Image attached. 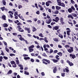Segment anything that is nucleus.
Here are the masks:
<instances>
[{"mask_svg": "<svg viewBox=\"0 0 78 78\" xmlns=\"http://www.w3.org/2000/svg\"><path fill=\"white\" fill-rule=\"evenodd\" d=\"M18 12L16 11V12H15L14 13V16H18Z\"/></svg>", "mask_w": 78, "mask_h": 78, "instance_id": "obj_38", "label": "nucleus"}, {"mask_svg": "<svg viewBox=\"0 0 78 78\" xmlns=\"http://www.w3.org/2000/svg\"><path fill=\"white\" fill-rule=\"evenodd\" d=\"M30 61L32 62H34V60L33 58H31L30 59Z\"/></svg>", "mask_w": 78, "mask_h": 78, "instance_id": "obj_52", "label": "nucleus"}, {"mask_svg": "<svg viewBox=\"0 0 78 78\" xmlns=\"http://www.w3.org/2000/svg\"><path fill=\"white\" fill-rule=\"evenodd\" d=\"M53 52V50L52 49H50V51L49 52V53H52Z\"/></svg>", "mask_w": 78, "mask_h": 78, "instance_id": "obj_47", "label": "nucleus"}, {"mask_svg": "<svg viewBox=\"0 0 78 78\" xmlns=\"http://www.w3.org/2000/svg\"><path fill=\"white\" fill-rule=\"evenodd\" d=\"M18 6L19 9H20V8H22V6L20 5H18Z\"/></svg>", "mask_w": 78, "mask_h": 78, "instance_id": "obj_55", "label": "nucleus"}, {"mask_svg": "<svg viewBox=\"0 0 78 78\" xmlns=\"http://www.w3.org/2000/svg\"><path fill=\"white\" fill-rule=\"evenodd\" d=\"M32 28L33 29V30H32V31H33V32H34V31H36L37 30V29H36L35 27L34 26L32 27Z\"/></svg>", "mask_w": 78, "mask_h": 78, "instance_id": "obj_14", "label": "nucleus"}, {"mask_svg": "<svg viewBox=\"0 0 78 78\" xmlns=\"http://www.w3.org/2000/svg\"><path fill=\"white\" fill-rule=\"evenodd\" d=\"M17 28H18L19 31L20 32L22 33L23 32V31H24V30H23V29H22V30H22V28L20 27V26H17Z\"/></svg>", "mask_w": 78, "mask_h": 78, "instance_id": "obj_4", "label": "nucleus"}, {"mask_svg": "<svg viewBox=\"0 0 78 78\" xmlns=\"http://www.w3.org/2000/svg\"><path fill=\"white\" fill-rule=\"evenodd\" d=\"M59 57V56L58 55H56L55 56V58L57 59V60H59L60 59L59 58H58Z\"/></svg>", "mask_w": 78, "mask_h": 78, "instance_id": "obj_26", "label": "nucleus"}, {"mask_svg": "<svg viewBox=\"0 0 78 78\" xmlns=\"http://www.w3.org/2000/svg\"><path fill=\"white\" fill-rule=\"evenodd\" d=\"M59 27L58 26H55L53 27L52 29L53 30H58L59 29Z\"/></svg>", "mask_w": 78, "mask_h": 78, "instance_id": "obj_6", "label": "nucleus"}, {"mask_svg": "<svg viewBox=\"0 0 78 78\" xmlns=\"http://www.w3.org/2000/svg\"><path fill=\"white\" fill-rule=\"evenodd\" d=\"M48 27L49 28H51L52 27L50 25H48Z\"/></svg>", "mask_w": 78, "mask_h": 78, "instance_id": "obj_61", "label": "nucleus"}, {"mask_svg": "<svg viewBox=\"0 0 78 78\" xmlns=\"http://www.w3.org/2000/svg\"><path fill=\"white\" fill-rule=\"evenodd\" d=\"M9 56H15V54H12L11 53L10 54H9Z\"/></svg>", "mask_w": 78, "mask_h": 78, "instance_id": "obj_49", "label": "nucleus"}, {"mask_svg": "<svg viewBox=\"0 0 78 78\" xmlns=\"http://www.w3.org/2000/svg\"><path fill=\"white\" fill-rule=\"evenodd\" d=\"M55 19L56 21V22L57 23L58 22V21L59 20V18L58 17H56Z\"/></svg>", "mask_w": 78, "mask_h": 78, "instance_id": "obj_17", "label": "nucleus"}, {"mask_svg": "<svg viewBox=\"0 0 78 78\" xmlns=\"http://www.w3.org/2000/svg\"><path fill=\"white\" fill-rule=\"evenodd\" d=\"M9 22H10V23H11V22L12 23V22H13L12 21V20H10V19H9Z\"/></svg>", "mask_w": 78, "mask_h": 78, "instance_id": "obj_62", "label": "nucleus"}, {"mask_svg": "<svg viewBox=\"0 0 78 78\" xmlns=\"http://www.w3.org/2000/svg\"><path fill=\"white\" fill-rule=\"evenodd\" d=\"M5 7H1L0 9H1L2 11H3L4 10H5Z\"/></svg>", "mask_w": 78, "mask_h": 78, "instance_id": "obj_34", "label": "nucleus"}, {"mask_svg": "<svg viewBox=\"0 0 78 78\" xmlns=\"http://www.w3.org/2000/svg\"><path fill=\"white\" fill-rule=\"evenodd\" d=\"M3 59V56H0V61L2 62V60Z\"/></svg>", "mask_w": 78, "mask_h": 78, "instance_id": "obj_43", "label": "nucleus"}, {"mask_svg": "<svg viewBox=\"0 0 78 78\" xmlns=\"http://www.w3.org/2000/svg\"><path fill=\"white\" fill-rule=\"evenodd\" d=\"M34 47V45H32L29 47V48H33Z\"/></svg>", "mask_w": 78, "mask_h": 78, "instance_id": "obj_32", "label": "nucleus"}, {"mask_svg": "<svg viewBox=\"0 0 78 78\" xmlns=\"http://www.w3.org/2000/svg\"><path fill=\"white\" fill-rule=\"evenodd\" d=\"M65 70H66V72H67V73H69V70L68 69L66 68Z\"/></svg>", "mask_w": 78, "mask_h": 78, "instance_id": "obj_48", "label": "nucleus"}, {"mask_svg": "<svg viewBox=\"0 0 78 78\" xmlns=\"http://www.w3.org/2000/svg\"><path fill=\"white\" fill-rule=\"evenodd\" d=\"M71 31V30H67V34L68 36L70 35V32Z\"/></svg>", "mask_w": 78, "mask_h": 78, "instance_id": "obj_20", "label": "nucleus"}, {"mask_svg": "<svg viewBox=\"0 0 78 78\" xmlns=\"http://www.w3.org/2000/svg\"><path fill=\"white\" fill-rule=\"evenodd\" d=\"M75 49H76V51H78V48L76 47V46H75Z\"/></svg>", "mask_w": 78, "mask_h": 78, "instance_id": "obj_64", "label": "nucleus"}, {"mask_svg": "<svg viewBox=\"0 0 78 78\" xmlns=\"http://www.w3.org/2000/svg\"><path fill=\"white\" fill-rule=\"evenodd\" d=\"M65 75H66V73H61V76H62L63 77L65 76Z\"/></svg>", "mask_w": 78, "mask_h": 78, "instance_id": "obj_37", "label": "nucleus"}, {"mask_svg": "<svg viewBox=\"0 0 78 78\" xmlns=\"http://www.w3.org/2000/svg\"><path fill=\"white\" fill-rule=\"evenodd\" d=\"M51 21H52V20H51V19H49L48 21H46V23L48 24H50V23L51 22Z\"/></svg>", "mask_w": 78, "mask_h": 78, "instance_id": "obj_10", "label": "nucleus"}, {"mask_svg": "<svg viewBox=\"0 0 78 78\" xmlns=\"http://www.w3.org/2000/svg\"><path fill=\"white\" fill-rule=\"evenodd\" d=\"M58 6H62V7H65V6H66L65 4H64V3H61V2L59 4H58Z\"/></svg>", "mask_w": 78, "mask_h": 78, "instance_id": "obj_7", "label": "nucleus"}, {"mask_svg": "<svg viewBox=\"0 0 78 78\" xmlns=\"http://www.w3.org/2000/svg\"><path fill=\"white\" fill-rule=\"evenodd\" d=\"M37 23H38V24L39 25L40 23H41V20H38V21H37Z\"/></svg>", "mask_w": 78, "mask_h": 78, "instance_id": "obj_50", "label": "nucleus"}, {"mask_svg": "<svg viewBox=\"0 0 78 78\" xmlns=\"http://www.w3.org/2000/svg\"><path fill=\"white\" fill-rule=\"evenodd\" d=\"M5 51H7V53L9 52V50L8 48H5Z\"/></svg>", "mask_w": 78, "mask_h": 78, "instance_id": "obj_46", "label": "nucleus"}, {"mask_svg": "<svg viewBox=\"0 0 78 78\" xmlns=\"http://www.w3.org/2000/svg\"><path fill=\"white\" fill-rule=\"evenodd\" d=\"M72 16H73V17H77V15H76V14H75V13H72Z\"/></svg>", "mask_w": 78, "mask_h": 78, "instance_id": "obj_22", "label": "nucleus"}, {"mask_svg": "<svg viewBox=\"0 0 78 78\" xmlns=\"http://www.w3.org/2000/svg\"><path fill=\"white\" fill-rule=\"evenodd\" d=\"M20 40H21V41H24V39L22 37H20L19 38Z\"/></svg>", "mask_w": 78, "mask_h": 78, "instance_id": "obj_42", "label": "nucleus"}, {"mask_svg": "<svg viewBox=\"0 0 78 78\" xmlns=\"http://www.w3.org/2000/svg\"><path fill=\"white\" fill-rule=\"evenodd\" d=\"M68 18H71L72 19H73V17L72 16V15L70 14L68 16Z\"/></svg>", "mask_w": 78, "mask_h": 78, "instance_id": "obj_16", "label": "nucleus"}, {"mask_svg": "<svg viewBox=\"0 0 78 78\" xmlns=\"http://www.w3.org/2000/svg\"><path fill=\"white\" fill-rule=\"evenodd\" d=\"M57 2L58 3V5H59L60 3L61 2V0H57Z\"/></svg>", "mask_w": 78, "mask_h": 78, "instance_id": "obj_33", "label": "nucleus"}, {"mask_svg": "<svg viewBox=\"0 0 78 78\" xmlns=\"http://www.w3.org/2000/svg\"><path fill=\"white\" fill-rule=\"evenodd\" d=\"M2 19L4 20H6V16L5 15H3L2 16Z\"/></svg>", "mask_w": 78, "mask_h": 78, "instance_id": "obj_19", "label": "nucleus"}, {"mask_svg": "<svg viewBox=\"0 0 78 78\" xmlns=\"http://www.w3.org/2000/svg\"><path fill=\"white\" fill-rule=\"evenodd\" d=\"M55 24H56V23L55 22H52L51 23V26H53V25Z\"/></svg>", "mask_w": 78, "mask_h": 78, "instance_id": "obj_44", "label": "nucleus"}, {"mask_svg": "<svg viewBox=\"0 0 78 78\" xmlns=\"http://www.w3.org/2000/svg\"><path fill=\"white\" fill-rule=\"evenodd\" d=\"M23 56H24V57H26L27 56H28V55H27L24 54L23 55Z\"/></svg>", "mask_w": 78, "mask_h": 78, "instance_id": "obj_60", "label": "nucleus"}, {"mask_svg": "<svg viewBox=\"0 0 78 78\" xmlns=\"http://www.w3.org/2000/svg\"><path fill=\"white\" fill-rule=\"evenodd\" d=\"M24 30H26V31H27V33H31V31H30V28H27V27H25L24 28Z\"/></svg>", "mask_w": 78, "mask_h": 78, "instance_id": "obj_5", "label": "nucleus"}, {"mask_svg": "<svg viewBox=\"0 0 78 78\" xmlns=\"http://www.w3.org/2000/svg\"><path fill=\"white\" fill-rule=\"evenodd\" d=\"M69 64V66H73V63H72V62H70Z\"/></svg>", "mask_w": 78, "mask_h": 78, "instance_id": "obj_31", "label": "nucleus"}, {"mask_svg": "<svg viewBox=\"0 0 78 78\" xmlns=\"http://www.w3.org/2000/svg\"><path fill=\"white\" fill-rule=\"evenodd\" d=\"M12 73V70H9V71L7 73V75H10V74H11Z\"/></svg>", "mask_w": 78, "mask_h": 78, "instance_id": "obj_12", "label": "nucleus"}, {"mask_svg": "<svg viewBox=\"0 0 78 78\" xmlns=\"http://www.w3.org/2000/svg\"><path fill=\"white\" fill-rule=\"evenodd\" d=\"M24 74H25V75H30L29 73H28L27 71H24Z\"/></svg>", "mask_w": 78, "mask_h": 78, "instance_id": "obj_24", "label": "nucleus"}, {"mask_svg": "<svg viewBox=\"0 0 78 78\" xmlns=\"http://www.w3.org/2000/svg\"><path fill=\"white\" fill-rule=\"evenodd\" d=\"M51 61H53V62L54 63H56V62H58L59 61V60H57V59H51Z\"/></svg>", "mask_w": 78, "mask_h": 78, "instance_id": "obj_11", "label": "nucleus"}, {"mask_svg": "<svg viewBox=\"0 0 78 78\" xmlns=\"http://www.w3.org/2000/svg\"><path fill=\"white\" fill-rule=\"evenodd\" d=\"M44 41L45 42H46V43H48V40H47V38H46L44 39Z\"/></svg>", "mask_w": 78, "mask_h": 78, "instance_id": "obj_56", "label": "nucleus"}, {"mask_svg": "<svg viewBox=\"0 0 78 78\" xmlns=\"http://www.w3.org/2000/svg\"><path fill=\"white\" fill-rule=\"evenodd\" d=\"M53 40L55 42H58V39L56 38H53Z\"/></svg>", "mask_w": 78, "mask_h": 78, "instance_id": "obj_23", "label": "nucleus"}, {"mask_svg": "<svg viewBox=\"0 0 78 78\" xmlns=\"http://www.w3.org/2000/svg\"><path fill=\"white\" fill-rule=\"evenodd\" d=\"M24 59H25L26 60H27V59L29 60L30 59V57H24Z\"/></svg>", "mask_w": 78, "mask_h": 78, "instance_id": "obj_25", "label": "nucleus"}, {"mask_svg": "<svg viewBox=\"0 0 78 78\" xmlns=\"http://www.w3.org/2000/svg\"><path fill=\"white\" fill-rule=\"evenodd\" d=\"M71 2L72 3V4H75V2L73 0H71Z\"/></svg>", "mask_w": 78, "mask_h": 78, "instance_id": "obj_51", "label": "nucleus"}, {"mask_svg": "<svg viewBox=\"0 0 78 78\" xmlns=\"http://www.w3.org/2000/svg\"><path fill=\"white\" fill-rule=\"evenodd\" d=\"M2 53H1V55H2V56H5V54H4V52H3V51H2Z\"/></svg>", "mask_w": 78, "mask_h": 78, "instance_id": "obj_53", "label": "nucleus"}, {"mask_svg": "<svg viewBox=\"0 0 78 78\" xmlns=\"http://www.w3.org/2000/svg\"><path fill=\"white\" fill-rule=\"evenodd\" d=\"M58 13H59V11L58 10H56L55 11L54 14H58Z\"/></svg>", "mask_w": 78, "mask_h": 78, "instance_id": "obj_40", "label": "nucleus"}, {"mask_svg": "<svg viewBox=\"0 0 78 78\" xmlns=\"http://www.w3.org/2000/svg\"><path fill=\"white\" fill-rule=\"evenodd\" d=\"M56 72H57V68L56 66H55L53 69V72L54 73H55Z\"/></svg>", "mask_w": 78, "mask_h": 78, "instance_id": "obj_9", "label": "nucleus"}, {"mask_svg": "<svg viewBox=\"0 0 78 78\" xmlns=\"http://www.w3.org/2000/svg\"><path fill=\"white\" fill-rule=\"evenodd\" d=\"M58 55H59L60 56H62V53L61 52H59L57 53Z\"/></svg>", "mask_w": 78, "mask_h": 78, "instance_id": "obj_21", "label": "nucleus"}, {"mask_svg": "<svg viewBox=\"0 0 78 78\" xmlns=\"http://www.w3.org/2000/svg\"><path fill=\"white\" fill-rule=\"evenodd\" d=\"M46 5L47 6H49L50 5V3L48 2H46Z\"/></svg>", "mask_w": 78, "mask_h": 78, "instance_id": "obj_35", "label": "nucleus"}, {"mask_svg": "<svg viewBox=\"0 0 78 78\" xmlns=\"http://www.w3.org/2000/svg\"><path fill=\"white\" fill-rule=\"evenodd\" d=\"M39 36H40L41 37H44V36H43V34L41 33H40L39 34Z\"/></svg>", "mask_w": 78, "mask_h": 78, "instance_id": "obj_30", "label": "nucleus"}, {"mask_svg": "<svg viewBox=\"0 0 78 78\" xmlns=\"http://www.w3.org/2000/svg\"><path fill=\"white\" fill-rule=\"evenodd\" d=\"M64 47L66 48H69L70 47V46L69 45H65L64 46Z\"/></svg>", "mask_w": 78, "mask_h": 78, "instance_id": "obj_36", "label": "nucleus"}, {"mask_svg": "<svg viewBox=\"0 0 78 78\" xmlns=\"http://www.w3.org/2000/svg\"><path fill=\"white\" fill-rule=\"evenodd\" d=\"M42 76H44L45 73L44 72H42L41 73Z\"/></svg>", "mask_w": 78, "mask_h": 78, "instance_id": "obj_63", "label": "nucleus"}, {"mask_svg": "<svg viewBox=\"0 0 78 78\" xmlns=\"http://www.w3.org/2000/svg\"><path fill=\"white\" fill-rule=\"evenodd\" d=\"M58 37L61 38V39H62L63 38V35L61 34H59L58 35Z\"/></svg>", "mask_w": 78, "mask_h": 78, "instance_id": "obj_15", "label": "nucleus"}, {"mask_svg": "<svg viewBox=\"0 0 78 78\" xmlns=\"http://www.w3.org/2000/svg\"><path fill=\"white\" fill-rule=\"evenodd\" d=\"M3 58L5 59V60H6L8 59V58L7 57H6L5 56H4L3 57Z\"/></svg>", "mask_w": 78, "mask_h": 78, "instance_id": "obj_45", "label": "nucleus"}, {"mask_svg": "<svg viewBox=\"0 0 78 78\" xmlns=\"http://www.w3.org/2000/svg\"><path fill=\"white\" fill-rule=\"evenodd\" d=\"M12 34L13 36H17V34L16 33H13Z\"/></svg>", "mask_w": 78, "mask_h": 78, "instance_id": "obj_59", "label": "nucleus"}, {"mask_svg": "<svg viewBox=\"0 0 78 78\" xmlns=\"http://www.w3.org/2000/svg\"><path fill=\"white\" fill-rule=\"evenodd\" d=\"M3 26L4 28H6V27H8V25L6 23L3 24Z\"/></svg>", "mask_w": 78, "mask_h": 78, "instance_id": "obj_13", "label": "nucleus"}, {"mask_svg": "<svg viewBox=\"0 0 78 78\" xmlns=\"http://www.w3.org/2000/svg\"><path fill=\"white\" fill-rule=\"evenodd\" d=\"M16 64H19V60H16Z\"/></svg>", "mask_w": 78, "mask_h": 78, "instance_id": "obj_39", "label": "nucleus"}, {"mask_svg": "<svg viewBox=\"0 0 78 78\" xmlns=\"http://www.w3.org/2000/svg\"><path fill=\"white\" fill-rule=\"evenodd\" d=\"M42 61L43 64H44L45 65H47L48 64H50V60H48L44 58L43 59Z\"/></svg>", "mask_w": 78, "mask_h": 78, "instance_id": "obj_1", "label": "nucleus"}, {"mask_svg": "<svg viewBox=\"0 0 78 78\" xmlns=\"http://www.w3.org/2000/svg\"><path fill=\"white\" fill-rule=\"evenodd\" d=\"M40 13V12H39V11H37V12H36V14H38V15H39Z\"/></svg>", "mask_w": 78, "mask_h": 78, "instance_id": "obj_58", "label": "nucleus"}, {"mask_svg": "<svg viewBox=\"0 0 78 78\" xmlns=\"http://www.w3.org/2000/svg\"><path fill=\"white\" fill-rule=\"evenodd\" d=\"M70 48L67 49V51L69 53H72L73 51V48L72 47H69Z\"/></svg>", "mask_w": 78, "mask_h": 78, "instance_id": "obj_3", "label": "nucleus"}, {"mask_svg": "<svg viewBox=\"0 0 78 78\" xmlns=\"http://www.w3.org/2000/svg\"><path fill=\"white\" fill-rule=\"evenodd\" d=\"M69 56L70 57H72L73 59H74L76 58V56L75 55H73L72 54H70L69 55Z\"/></svg>", "mask_w": 78, "mask_h": 78, "instance_id": "obj_8", "label": "nucleus"}, {"mask_svg": "<svg viewBox=\"0 0 78 78\" xmlns=\"http://www.w3.org/2000/svg\"><path fill=\"white\" fill-rule=\"evenodd\" d=\"M42 56H44V57H46V56H47V55H46L45 53H44L43 55L42 54Z\"/></svg>", "mask_w": 78, "mask_h": 78, "instance_id": "obj_54", "label": "nucleus"}, {"mask_svg": "<svg viewBox=\"0 0 78 78\" xmlns=\"http://www.w3.org/2000/svg\"><path fill=\"white\" fill-rule=\"evenodd\" d=\"M10 63H11L12 65H13V64H15L16 62H14V61H12L10 62Z\"/></svg>", "mask_w": 78, "mask_h": 78, "instance_id": "obj_28", "label": "nucleus"}, {"mask_svg": "<svg viewBox=\"0 0 78 78\" xmlns=\"http://www.w3.org/2000/svg\"><path fill=\"white\" fill-rule=\"evenodd\" d=\"M17 25H22V24L20 22H19L17 23Z\"/></svg>", "mask_w": 78, "mask_h": 78, "instance_id": "obj_57", "label": "nucleus"}, {"mask_svg": "<svg viewBox=\"0 0 78 78\" xmlns=\"http://www.w3.org/2000/svg\"><path fill=\"white\" fill-rule=\"evenodd\" d=\"M13 64L14 65L12 66L13 67H14V68H16V67H17V65H16V63Z\"/></svg>", "mask_w": 78, "mask_h": 78, "instance_id": "obj_29", "label": "nucleus"}, {"mask_svg": "<svg viewBox=\"0 0 78 78\" xmlns=\"http://www.w3.org/2000/svg\"><path fill=\"white\" fill-rule=\"evenodd\" d=\"M73 11H75V8L73 6H71V8H69L68 9V11L69 13H71L73 12Z\"/></svg>", "mask_w": 78, "mask_h": 78, "instance_id": "obj_2", "label": "nucleus"}, {"mask_svg": "<svg viewBox=\"0 0 78 78\" xmlns=\"http://www.w3.org/2000/svg\"><path fill=\"white\" fill-rule=\"evenodd\" d=\"M29 49L30 52H32V51H34V49H33L29 48Z\"/></svg>", "mask_w": 78, "mask_h": 78, "instance_id": "obj_27", "label": "nucleus"}, {"mask_svg": "<svg viewBox=\"0 0 78 78\" xmlns=\"http://www.w3.org/2000/svg\"><path fill=\"white\" fill-rule=\"evenodd\" d=\"M56 9H57V10H58V11H59V9H61V7L56 6Z\"/></svg>", "mask_w": 78, "mask_h": 78, "instance_id": "obj_18", "label": "nucleus"}, {"mask_svg": "<svg viewBox=\"0 0 78 78\" xmlns=\"http://www.w3.org/2000/svg\"><path fill=\"white\" fill-rule=\"evenodd\" d=\"M2 3L3 5H5L6 3V1H2Z\"/></svg>", "mask_w": 78, "mask_h": 78, "instance_id": "obj_41", "label": "nucleus"}]
</instances>
